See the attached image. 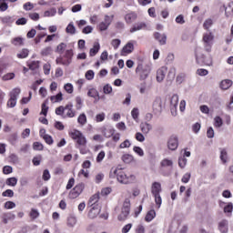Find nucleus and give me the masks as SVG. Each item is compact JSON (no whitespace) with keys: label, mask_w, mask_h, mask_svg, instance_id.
I'll list each match as a JSON object with an SVG mask.
<instances>
[{"label":"nucleus","mask_w":233,"mask_h":233,"mask_svg":"<svg viewBox=\"0 0 233 233\" xmlns=\"http://www.w3.org/2000/svg\"><path fill=\"white\" fill-rule=\"evenodd\" d=\"M109 177H111V179L116 178L118 183H121L122 185H128L136 181V176L127 175L123 169L117 167L111 168Z\"/></svg>","instance_id":"nucleus-1"},{"label":"nucleus","mask_w":233,"mask_h":233,"mask_svg":"<svg viewBox=\"0 0 233 233\" xmlns=\"http://www.w3.org/2000/svg\"><path fill=\"white\" fill-rule=\"evenodd\" d=\"M151 194L155 198V203L157 206V208H161V204L163 199L161 198V183L154 182L151 186Z\"/></svg>","instance_id":"nucleus-2"},{"label":"nucleus","mask_w":233,"mask_h":233,"mask_svg":"<svg viewBox=\"0 0 233 233\" xmlns=\"http://www.w3.org/2000/svg\"><path fill=\"white\" fill-rule=\"evenodd\" d=\"M72 57H74V52H72V50H67L64 56L56 58V65L69 66L72 63Z\"/></svg>","instance_id":"nucleus-3"},{"label":"nucleus","mask_w":233,"mask_h":233,"mask_svg":"<svg viewBox=\"0 0 233 233\" xmlns=\"http://www.w3.org/2000/svg\"><path fill=\"white\" fill-rule=\"evenodd\" d=\"M203 43L205 50L207 52H210L212 49V45H214V35L210 31L204 33Z\"/></svg>","instance_id":"nucleus-4"},{"label":"nucleus","mask_w":233,"mask_h":233,"mask_svg":"<svg viewBox=\"0 0 233 233\" xmlns=\"http://www.w3.org/2000/svg\"><path fill=\"white\" fill-rule=\"evenodd\" d=\"M128 214H130V199L126 198L123 203L121 213L118 215V221H125V219L128 218Z\"/></svg>","instance_id":"nucleus-5"},{"label":"nucleus","mask_w":233,"mask_h":233,"mask_svg":"<svg viewBox=\"0 0 233 233\" xmlns=\"http://www.w3.org/2000/svg\"><path fill=\"white\" fill-rule=\"evenodd\" d=\"M153 112L156 116H159L163 112V99L161 96H156L152 104Z\"/></svg>","instance_id":"nucleus-6"},{"label":"nucleus","mask_w":233,"mask_h":233,"mask_svg":"<svg viewBox=\"0 0 233 233\" xmlns=\"http://www.w3.org/2000/svg\"><path fill=\"white\" fill-rule=\"evenodd\" d=\"M72 139H75L79 147H85L86 145V137L80 131L75 130L71 133Z\"/></svg>","instance_id":"nucleus-7"},{"label":"nucleus","mask_w":233,"mask_h":233,"mask_svg":"<svg viewBox=\"0 0 233 233\" xmlns=\"http://www.w3.org/2000/svg\"><path fill=\"white\" fill-rule=\"evenodd\" d=\"M85 189V184L81 183L76 185L70 192H69V198L70 199H76V198H79L81 196L83 190Z\"/></svg>","instance_id":"nucleus-8"},{"label":"nucleus","mask_w":233,"mask_h":233,"mask_svg":"<svg viewBox=\"0 0 233 233\" xmlns=\"http://www.w3.org/2000/svg\"><path fill=\"white\" fill-rule=\"evenodd\" d=\"M137 74H139L140 79L145 80L147 77H148V75L150 74V67L148 66H137L136 69Z\"/></svg>","instance_id":"nucleus-9"},{"label":"nucleus","mask_w":233,"mask_h":233,"mask_svg":"<svg viewBox=\"0 0 233 233\" xmlns=\"http://www.w3.org/2000/svg\"><path fill=\"white\" fill-rule=\"evenodd\" d=\"M100 213H101V206L95 205V206H91V208L87 216L89 219H96V218H97V216H99Z\"/></svg>","instance_id":"nucleus-10"},{"label":"nucleus","mask_w":233,"mask_h":233,"mask_svg":"<svg viewBox=\"0 0 233 233\" xmlns=\"http://www.w3.org/2000/svg\"><path fill=\"white\" fill-rule=\"evenodd\" d=\"M167 72H168V68L167 66H162L157 71V83H163L167 76Z\"/></svg>","instance_id":"nucleus-11"},{"label":"nucleus","mask_w":233,"mask_h":233,"mask_svg":"<svg viewBox=\"0 0 233 233\" xmlns=\"http://www.w3.org/2000/svg\"><path fill=\"white\" fill-rule=\"evenodd\" d=\"M177 147H179V142L176 136H171L167 141V148L169 150H177Z\"/></svg>","instance_id":"nucleus-12"},{"label":"nucleus","mask_w":233,"mask_h":233,"mask_svg":"<svg viewBox=\"0 0 233 233\" xmlns=\"http://www.w3.org/2000/svg\"><path fill=\"white\" fill-rule=\"evenodd\" d=\"M134 52V44L132 42H128L121 51V56H127V54H132Z\"/></svg>","instance_id":"nucleus-13"},{"label":"nucleus","mask_w":233,"mask_h":233,"mask_svg":"<svg viewBox=\"0 0 233 233\" xmlns=\"http://www.w3.org/2000/svg\"><path fill=\"white\" fill-rule=\"evenodd\" d=\"M218 230L221 233H228V220L223 219L218 223Z\"/></svg>","instance_id":"nucleus-14"},{"label":"nucleus","mask_w":233,"mask_h":233,"mask_svg":"<svg viewBox=\"0 0 233 233\" xmlns=\"http://www.w3.org/2000/svg\"><path fill=\"white\" fill-rule=\"evenodd\" d=\"M137 19V14H136L134 12L127 13L125 15V21H126V23H127V25L134 23V21H136Z\"/></svg>","instance_id":"nucleus-15"},{"label":"nucleus","mask_w":233,"mask_h":233,"mask_svg":"<svg viewBox=\"0 0 233 233\" xmlns=\"http://www.w3.org/2000/svg\"><path fill=\"white\" fill-rule=\"evenodd\" d=\"M178 103H179V96H177V94L173 95L170 100L171 110H177Z\"/></svg>","instance_id":"nucleus-16"},{"label":"nucleus","mask_w":233,"mask_h":233,"mask_svg":"<svg viewBox=\"0 0 233 233\" xmlns=\"http://www.w3.org/2000/svg\"><path fill=\"white\" fill-rule=\"evenodd\" d=\"M154 37L157 41H158L159 45H167V35H160L159 33L156 32L154 34Z\"/></svg>","instance_id":"nucleus-17"},{"label":"nucleus","mask_w":233,"mask_h":233,"mask_svg":"<svg viewBox=\"0 0 233 233\" xmlns=\"http://www.w3.org/2000/svg\"><path fill=\"white\" fill-rule=\"evenodd\" d=\"M147 28V24L140 22L137 23L133 25V27L130 29L131 34H134V32H137L139 30H145Z\"/></svg>","instance_id":"nucleus-18"},{"label":"nucleus","mask_w":233,"mask_h":233,"mask_svg":"<svg viewBox=\"0 0 233 233\" xmlns=\"http://www.w3.org/2000/svg\"><path fill=\"white\" fill-rule=\"evenodd\" d=\"M140 129L144 134H149L150 130H152V126L148 122H142L140 124Z\"/></svg>","instance_id":"nucleus-19"},{"label":"nucleus","mask_w":233,"mask_h":233,"mask_svg":"<svg viewBox=\"0 0 233 233\" xmlns=\"http://www.w3.org/2000/svg\"><path fill=\"white\" fill-rule=\"evenodd\" d=\"M98 201H99V193H96L89 198L88 205L89 207H96V205H99L97 204Z\"/></svg>","instance_id":"nucleus-20"},{"label":"nucleus","mask_w":233,"mask_h":233,"mask_svg":"<svg viewBox=\"0 0 233 233\" xmlns=\"http://www.w3.org/2000/svg\"><path fill=\"white\" fill-rule=\"evenodd\" d=\"M197 62L199 64L207 65V66H212V58L208 57L206 58L205 56H202V60L199 58V56H197Z\"/></svg>","instance_id":"nucleus-21"},{"label":"nucleus","mask_w":233,"mask_h":233,"mask_svg":"<svg viewBox=\"0 0 233 233\" xmlns=\"http://www.w3.org/2000/svg\"><path fill=\"white\" fill-rule=\"evenodd\" d=\"M74 106L72 104H68L66 106V112L68 117H76V111H74Z\"/></svg>","instance_id":"nucleus-22"},{"label":"nucleus","mask_w":233,"mask_h":233,"mask_svg":"<svg viewBox=\"0 0 233 233\" xmlns=\"http://www.w3.org/2000/svg\"><path fill=\"white\" fill-rule=\"evenodd\" d=\"M76 223H77V218H76V216L70 215L67 218V227H69L70 228H74V227H76Z\"/></svg>","instance_id":"nucleus-23"},{"label":"nucleus","mask_w":233,"mask_h":233,"mask_svg":"<svg viewBox=\"0 0 233 233\" xmlns=\"http://www.w3.org/2000/svg\"><path fill=\"white\" fill-rule=\"evenodd\" d=\"M232 86V80L230 79H225L220 82V88L222 90H228Z\"/></svg>","instance_id":"nucleus-24"},{"label":"nucleus","mask_w":233,"mask_h":233,"mask_svg":"<svg viewBox=\"0 0 233 233\" xmlns=\"http://www.w3.org/2000/svg\"><path fill=\"white\" fill-rule=\"evenodd\" d=\"M232 211L233 204L232 202H229L224 207V214H227L228 218H230L232 216Z\"/></svg>","instance_id":"nucleus-25"},{"label":"nucleus","mask_w":233,"mask_h":233,"mask_svg":"<svg viewBox=\"0 0 233 233\" xmlns=\"http://www.w3.org/2000/svg\"><path fill=\"white\" fill-rule=\"evenodd\" d=\"M122 161L127 165H130V163H134L135 159H134V156L130 155V154H125L122 157Z\"/></svg>","instance_id":"nucleus-26"},{"label":"nucleus","mask_w":233,"mask_h":233,"mask_svg":"<svg viewBox=\"0 0 233 233\" xmlns=\"http://www.w3.org/2000/svg\"><path fill=\"white\" fill-rule=\"evenodd\" d=\"M57 14V9L56 7H52L44 12V17H54Z\"/></svg>","instance_id":"nucleus-27"},{"label":"nucleus","mask_w":233,"mask_h":233,"mask_svg":"<svg viewBox=\"0 0 233 233\" xmlns=\"http://www.w3.org/2000/svg\"><path fill=\"white\" fill-rule=\"evenodd\" d=\"M19 94H21V88L15 87L9 93V97L17 99V97H19Z\"/></svg>","instance_id":"nucleus-28"},{"label":"nucleus","mask_w":233,"mask_h":233,"mask_svg":"<svg viewBox=\"0 0 233 233\" xmlns=\"http://www.w3.org/2000/svg\"><path fill=\"white\" fill-rule=\"evenodd\" d=\"M99 48H101V46H99V43L96 42L94 44L93 48H91L89 51V56L91 57H94V56H96L97 54V52H99Z\"/></svg>","instance_id":"nucleus-29"},{"label":"nucleus","mask_w":233,"mask_h":233,"mask_svg":"<svg viewBox=\"0 0 233 233\" xmlns=\"http://www.w3.org/2000/svg\"><path fill=\"white\" fill-rule=\"evenodd\" d=\"M225 14L227 17H232L233 15V3L228 4V6H225Z\"/></svg>","instance_id":"nucleus-30"},{"label":"nucleus","mask_w":233,"mask_h":233,"mask_svg":"<svg viewBox=\"0 0 233 233\" xmlns=\"http://www.w3.org/2000/svg\"><path fill=\"white\" fill-rule=\"evenodd\" d=\"M154 218H156V210L154 209H151L149 210L146 217H145V220L147 222V223H150V221H152V219H154Z\"/></svg>","instance_id":"nucleus-31"},{"label":"nucleus","mask_w":233,"mask_h":233,"mask_svg":"<svg viewBox=\"0 0 233 233\" xmlns=\"http://www.w3.org/2000/svg\"><path fill=\"white\" fill-rule=\"evenodd\" d=\"M160 165H161V167H164V168H167L168 167H173L174 166V162L171 159L164 158L161 161Z\"/></svg>","instance_id":"nucleus-32"},{"label":"nucleus","mask_w":233,"mask_h":233,"mask_svg":"<svg viewBox=\"0 0 233 233\" xmlns=\"http://www.w3.org/2000/svg\"><path fill=\"white\" fill-rule=\"evenodd\" d=\"M5 184L8 187H15L17 185V178L15 177H9L6 179Z\"/></svg>","instance_id":"nucleus-33"},{"label":"nucleus","mask_w":233,"mask_h":233,"mask_svg":"<svg viewBox=\"0 0 233 233\" xmlns=\"http://www.w3.org/2000/svg\"><path fill=\"white\" fill-rule=\"evenodd\" d=\"M30 51H28V49L24 48L22 49V51L20 53H18L16 56L18 57V59H25V57H28V54Z\"/></svg>","instance_id":"nucleus-34"},{"label":"nucleus","mask_w":233,"mask_h":233,"mask_svg":"<svg viewBox=\"0 0 233 233\" xmlns=\"http://www.w3.org/2000/svg\"><path fill=\"white\" fill-rule=\"evenodd\" d=\"M87 96L88 97H93V98L99 97V92L96 88H91L88 90Z\"/></svg>","instance_id":"nucleus-35"},{"label":"nucleus","mask_w":233,"mask_h":233,"mask_svg":"<svg viewBox=\"0 0 233 233\" xmlns=\"http://www.w3.org/2000/svg\"><path fill=\"white\" fill-rule=\"evenodd\" d=\"M214 127H216V128H221V127H223V119L221 116H216L214 118Z\"/></svg>","instance_id":"nucleus-36"},{"label":"nucleus","mask_w":233,"mask_h":233,"mask_svg":"<svg viewBox=\"0 0 233 233\" xmlns=\"http://www.w3.org/2000/svg\"><path fill=\"white\" fill-rule=\"evenodd\" d=\"M51 101L53 103H60V101H63V93L60 92L56 96H52Z\"/></svg>","instance_id":"nucleus-37"},{"label":"nucleus","mask_w":233,"mask_h":233,"mask_svg":"<svg viewBox=\"0 0 233 233\" xmlns=\"http://www.w3.org/2000/svg\"><path fill=\"white\" fill-rule=\"evenodd\" d=\"M29 218H31V219H37V218H39V210L35 208H31Z\"/></svg>","instance_id":"nucleus-38"},{"label":"nucleus","mask_w":233,"mask_h":233,"mask_svg":"<svg viewBox=\"0 0 233 233\" xmlns=\"http://www.w3.org/2000/svg\"><path fill=\"white\" fill-rule=\"evenodd\" d=\"M77 121L79 125H82V127L86 125V115L85 113H82L81 115H79Z\"/></svg>","instance_id":"nucleus-39"},{"label":"nucleus","mask_w":233,"mask_h":233,"mask_svg":"<svg viewBox=\"0 0 233 233\" xmlns=\"http://www.w3.org/2000/svg\"><path fill=\"white\" fill-rule=\"evenodd\" d=\"M23 37H15L12 40V44L15 45V46H23Z\"/></svg>","instance_id":"nucleus-40"},{"label":"nucleus","mask_w":233,"mask_h":233,"mask_svg":"<svg viewBox=\"0 0 233 233\" xmlns=\"http://www.w3.org/2000/svg\"><path fill=\"white\" fill-rule=\"evenodd\" d=\"M53 50L51 46L45 47L41 50V56H51Z\"/></svg>","instance_id":"nucleus-41"},{"label":"nucleus","mask_w":233,"mask_h":233,"mask_svg":"<svg viewBox=\"0 0 233 233\" xmlns=\"http://www.w3.org/2000/svg\"><path fill=\"white\" fill-rule=\"evenodd\" d=\"M64 89L67 94H74V85L67 83L64 86Z\"/></svg>","instance_id":"nucleus-42"},{"label":"nucleus","mask_w":233,"mask_h":233,"mask_svg":"<svg viewBox=\"0 0 233 233\" xmlns=\"http://www.w3.org/2000/svg\"><path fill=\"white\" fill-rule=\"evenodd\" d=\"M131 116L133 119L137 123V119L139 117V109H137V107H134L131 111Z\"/></svg>","instance_id":"nucleus-43"},{"label":"nucleus","mask_w":233,"mask_h":233,"mask_svg":"<svg viewBox=\"0 0 233 233\" xmlns=\"http://www.w3.org/2000/svg\"><path fill=\"white\" fill-rule=\"evenodd\" d=\"M23 8L25 10V12H30V10H34L35 5L31 2H26L24 4Z\"/></svg>","instance_id":"nucleus-44"},{"label":"nucleus","mask_w":233,"mask_h":233,"mask_svg":"<svg viewBox=\"0 0 233 233\" xmlns=\"http://www.w3.org/2000/svg\"><path fill=\"white\" fill-rule=\"evenodd\" d=\"M8 10V4H6V0H0V11L6 12Z\"/></svg>","instance_id":"nucleus-45"},{"label":"nucleus","mask_w":233,"mask_h":233,"mask_svg":"<svg viewBox=\"0 0 233 233\" xmlns=\"http://www.w3.org/2000/svg\"><path fill=\"white\" fill-rule=\"evenodd\" d=\"M114 132H116L114 128L104 129L103 136H105V137H112V135L114 134Z\"/></svg>","instance_id":"nucleus-46"},{"label":"nucleus","mask_w":233,"mask_h":233,"mask_svg":"<svg viewBox=\"0 0 233 233\" xmlns=\"http://www.w3.org/2000/svg\"><path fill=\"white\" fill-rule=\"evenodd\" d=\"M66 32L67 33V34H76V26H74V24L73 23H70L68 25H67V27H66Z\"/></svg>","instance_id":"nucleus-47"},{"label":"nucleus","mask_w":233,"mask_h":233,"mask_svg":"<svg viewBox=\"0 0 233 233\" xmlns=\"http://www.w3.org/2000/svg\"><path fill=\"white\" fill-rule=\"evenodd\" d=\"M178 167H180V168H185V167H187V158L185 157H180L178 158Z\"/></svg>","instance_id":"nucleus-48"},{"label":"nucleus","mask_w":233,"mask_h":233,"mask_svg":"<svg viewBox=\"0 0 233 233\" xmlns=\"http://www.w3.org/2000/svg\"><path fill=\"white\" fill-rule=\"evenodd\" d=\"M17 105V99L10 97L7 101V106L9 108H14Z\"/></svg>","instance_id":"nucleus-49"},{"label":"nucleus","mask_w":233,"mask_h":233,"mask_svg":"<svg viewBox=\"0 0 233 233\" xmlns=\"http://www.w3.org/2000/svg\"><path fill=\"white\" fill-rule=\"evenodd\" d=\"M133 150L136 154H137V156H140V157H143V156H145V151H143V148L139 147H134Z\"/></svg>","instance_id":"nucleus-50"},{"label":"nucleus","mask_w":233,"mask_h":233,"mask_svg":"<svg viewBox=\"0 0 233 233\" xmlns=\"http://www.w3.org/2000/svg\"><path fill=\"white\" fill-rule=\"evenodd\" d=\"M213 21L210 18H208L207 20H205L203 26L206 30H208V28H210V26H212L213 25Z\"/></svg>","instance_id":"nucleus-51"},{"label":"nucleus","mask_w":233,"mask_h":233,"mask_svg":"<svg viewBox=\"0 0 233 233\" xmlns=\"http://www.w3.org/2000/svg\"><path fill=\"white\" fill-rule=\"evenodd\" d=\"M4 198H14V190L7 189L2 193Z\"/></svg>","instance_id":"nucleus-52"},{"label":"nucleus","mask_w":233,"mask_h":233,"mask_svg":"<svg viewBox=\"0 0 233 233\" xmlns=\"http://www.w3.org/2000/svg\"><path fill=\"white\" fill-rule=\"evenodd\" d=\"M43 139L46 141L47 145H53L54 144V138H52V136L50 135H45Z\"/></svg>","instance_id":"nucleus-53"},{"label":"nucleus","mask_w":233,"mask_h":233,"mask_svg":"<svg viewBox=\"0 0 233 233\" xmlns=\"http://www.w3.org/2000/svg\"><path fill=\"white\" fill-rule=\"evenodd\" d=\"M131 145L130 140L126 139L120 144L119 148H130Z\"/></svg>","instance_id":"nucleus-54"},{"label":"nucleus","mask_w":233,"mask_h":233,"mask_svg":"<svg viewBox=\"0 0 233 233\" xmlns=\"http://www.w3.org/2000/svg\"><path fill=\"white\" fill-rule=\"evenodd\" d=\"M15 77V74L14 73H7L3 76V81H10L11 79H14Z\"/></svg>","instance_id":"nucleus-55"},{"label":"nucleus","mask_w":233,"mask_h":233,"mask_svg":"<svg viewBox=\"0 0 233 233\" xmlns=\"http://www.w3.org/2000/svg\"><path fill=\"white\" fill-rule=\"evenodd\" d=\"M65 112H66V107L63 106H60L56 108V116H63V114H65Z\"/></svg>","instance_id":"nucleus-56"},{"label":"nucleus","mask_w":233,"mask_h":233,"mask_svg":"<svg viewBox=\"0 0 233 233\" xmlns=\"http://www.w3.org/2000/svg\"><path fill=\"white\" fill-rule=\"evenodd\" d=\"M111 45L115 48V50H117V48H119V46L121 45V40L120 39H113L111 41Z\"/></svg>","instance_id":"nucleus-57"},{"label":"nucleus","mask_w":233,"mask_h":233,"mask_svg":"<svg viewBox=\"0 0 233 233\" xmlns=\"http://www.w3.org/2000/svg\"><path fill=\"white\" fill-rule=\"evenodd\" d=\"M66 48V44L61 43L60 45L57 46L56 52H58V54H63Z\"/></svg>","instance_id":"nucleus-58"},{"label":"nucleus","mask_w":233,"mask_h":233,"mask_svg":"<svg viewBox=\"0 0 233 233\" xmlns=\"http://www.w3.org/2000/svg\"><path fill=\"white\" fill-rule=\"evenodd\" d=\"M103 92L104 94H112V86H110L109 84H106V86H104L103 87Z\"/></svg>","instance_id":"nucleus-59"},{"label":"nucleus","mask_w":233,"mask_h":233,"mask_svg":"<svg viewBox=\"0 0 233 233\" xmlns=\"http://www.w3.org/2000/svg\"><path fill=\"white\" fill-rule=\"evenodd\" d=\"M42 179H44V181H48L50 179V171H48V169L44 170Z\"/></svg>","instance_id":"nucleus-60"},{"label":"nucleus","mask_w":233,"mask_h":233,"mask_svg":"<svg viewBox=\"0 0 233 233\" xmlns=\"http://www.w3.org/2000/svg\"><path fill=\"white\" fill-rule=\"evenodd\" d=\"M30 70H36V68H39V62L33 61L31 64L28 65Z\"/></svg>","instance_id":"nucleus-61"},{"label":"nucleus","mask_w":233,"mask_h":233,"mask_svg":"<svg viewBox=\"0 0 233 233\" xmlns=\"http://www.w3.org/2000/svg\"><path fill=\"white\" fill-rule=\"evenodd\" d=\"M43 68H44V74L46 76H48L50 74V69H51L50 64L49 63L45 64Z\"/></svg>","instance_id":"nucleus-62"},{"label":"nucleus","mask_w":233,"mask_h":233,"mask_svg":"<svg viewBox=\"0 0 233 233\" xmlns=\"http://www.w3.org/2000/svg\"><path fill=\"white\" fill-rule=\"evenodd\" d=\"M220 159H221V161H223V163H225L227 161V150L226 149H222L220 151Z\"/></svg>","instance_id":"nucleus-63"},{"label":"nucleus","mask_w":233,"mask_h":233,"mask_svg":"<svg viewBox=\"0 0 233 233\" xmlns=\"http://www.w3.org/2000/svg\"><path fill=\"white\" fill-rule=\"evenodd\" d=\"M33 148H34V150H43V144H41L39 142H35L33 144Z\"/></svg>","instance_id":"nucleus-64"}]
</instances>
